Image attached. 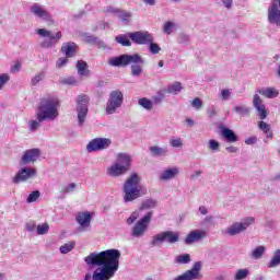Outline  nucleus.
Instances as JSON below:
<instances>
[{"mask_svg":"<svg viewBox=\"0 0 280 280\" xmlns=\"http://www.w3.org/2000/svg\"><path fill=\"white\" fill-rule=\"evenodd\" d=\"M78 224H80V231H86L91 229V221L93 220V215L91 212H79L75 217Z\"/></svg>","mask_w":280,"mask_h":280,"instance_id":"a211bd4d","label":"nucleus"},{"mask_svg":"<svg viewBox=\"0 0 280 280\" xmlns=\"http://www.w3.org/2000/svg\"><path fill=\"white\" fill-rule=\"evenodd\" d=\"M170 145L172 148H183V138H171Z\"/></svg>","mask_w":280,"mask_h":280,"instance_id":"49530a36","label":"nucleus"},{"mask_svg":"<svg viewBox=\"0 0 280 280\" xmlns=\"http://www.w3.org/2000/svg\"><path fill=\"white\" fill-rule=\"evenodd\" d=\"M158 202L154 199H145L141 207L140 210L143 211V209H155Z\"/></svg>","mask_w":280,"mask_h":280,"instance_id":"58836bf2","label":"nucleus"},{"mask_svg":"<svg viewBox=\"0 0 280 280\" xmlns=\"http://www.w3.org/2000/svg\"><path fill=\"white\" fill-rule=\"evenodd\" d=\"M208 222H213V215H208V217H206V218L202 220L201 224H207Z\"/></svg>","mask_w":280,"mask_h":280,"instance_id":"774afa93","label":"nucleus"},{"mask_svg":"<svg viewBox=\"0 0 280 280\" xmlns=\"http://www.w3.org/2000/svg\"><path fill=\"white\" fill-rule=\"evenodd\" d=\"M199 213H201V215H207V213H209V209H207L205 206H200Z\"/></svg>","mask_w":280,"mask_h":280,"instance_id":"69168bd1","label":"nucleus"},{"mask_svg":"<svg viewBox=\"0 0 280 280\" xmlns=\"http://www.w3.org/2000/svg\"><path fill=\"white\" fill-rule=\"evenodd\" d=\"M86 43H100V38L93 36V35H88L85 36Z\"/></svg>","mask_w":280,"mask_h":280,"instance_id":"13d9d810","label":"nucleus"},{"mask_svg":"<svg viewBox=\"0 0 280 280\" xmlns=\"http://www.w3.org/2000/svg\"><path fill=\"white\" fill-rule=\"evenodd\" d=\"M232 93L233 92L229 89L221 90V100H223V102L231 100Z\"/></svg>","mask_w":280,"mask_h":280,"instance_id":"8fccbe9b","label":"nucleus"},{"mask_svg":"<svg viewBox=\"0 0 280 280\" xmlns=\"http://www.w3.org/2000/svg\"><path fill=\"white\" fill-rule=\"evenodd\" d=\"M139 183H141V177H139L137 173H132L126 179L122 186L125 202H132V200H137V198L141 197V189L139 188Z\"/></svg>","mask_w":280,"mask_h":280,"instance_id":"20e7f679","label":"nucleus"},{"mask_svg":"<svg viewBox=\"0 0 280 280\" xmlns=\"http://www.w3.org/2000/svg\"><path fill=\"white\" fill-rule=\"evenodd\" d=\"M252 224H255V218L247 217L242 221L235 222L229 228H226L225 233L226 235L231 236L240 235V233H244V231H246V229H248V226H250Z\"/></svg>","mask_w":280,"mask_h":280,"instance_id":"1a4fd4ad","label":"nucleus"},{"mask_svg":"<svg viewBox=\"0 0 280 280\" xmlns=\"http://www.w3.org/2000/svg\"><path fill=\"white\" fill-rule=\"evenodd\" d=\"M139 220V212L135 211L131 213V215L127 219V224H135Z\"/></svg>","mask_w":280,"mask_h":280,"instance_id":"5fc2aeb1","label":"nucleus"},{"mask_svg":"<svg viewBox=\"0 0 280 280\" xmlns=\"http://www.w3.org/2000/svg\"><path fill=\"white\" fill-rule=\"evenodd\" d=\"M174 25H175L174 22H171V21L165 22L162 28L163 33L167 35L172 34V32H174Z\"/></svg>","mask_w":280,"mask_h":280,"instance_id":"79ce46f5","label":"nucleus"},{"mask_svg":"<svg viewBox=\"0 0 280 280\" xmlns=\"http://www.w3.org/2000/svg\"><path fill=\"white\" fill-rule=\"evenodd\" d=\"M256 93L262 95V97H267V100H275V97H279V90L276 88H258Z\"/></svg>","mask_w":280,"mask_h":280,"instance_id":"5701e85b","label":"nucleus"},{"mask_svg":"<svg viewBox=\"0 0 280 280\" xmlns=\"http://www.w3.org/2000/svg\"><path fill=\"white\" fill-rule=\"evenodd\" d=\"M180 235L178 232H172V231H164L159 234H155L152 237L151 245L152 246H161L163 242H166L167 244H176L178 242Z\"/></svg>","mask_w":280,"mask_h":280,"instance_id":"0eeeda50","label":"nucleus"},{"mask_svg":"<svg viewBox=\"0 0 280 280\" xmlns=\"http://www.w3.org/2000/svg\"><path fill=\"white\" fill-rule=\"evenodd\" d=\"M120 167H124L128 172L130 170V163H132V158L127 153H119L117 155L116 162Z\"/></svg>","mask_w":280,"mask_h":280,"instance_id":"b1692460","label":"nucleus"},{"mask_svg":"<svg viewBox=\"0 0 280 280\" xmlns=\"http://www.w3.org/2000/svg\"><path fill=\"white\" fill-rule=\"evenodd\" d=\"M149 45V50L151 54H159V51H161V46H159V44L151 42Z\"/></svg>","mask_w":280,"mask_h":280,"instance_id":"864d4df0","label":"nucleus"},{"mask_svg":"<svg viewBox=\"0 0 280 280\" xmlns=\"http://www.w3.org/2000/svg\"><path fill=\"white\" fill-rule=\"evenodd\" d=\"M10 82V74L8 73H2L0 74V91Z\"/></svg>","mask_w":280,"mask_h":280,"instance_id":"09e8293b","label":"nucleus"},{"mask_svg":"<svg viewBox=\"0 0 280 280\" xmlns=\"http://www.w3.org/2000/svg\"><path fill=\"white\" fill-rule=\"evenodd\" d=\"M31 12L34 14V16H37V19H42L43 21L51 20V14H49V11L38 3H34L31 7Z\"/></svg>","mask_w":280,"mask_h":280,"instance_id":"6ab92c4d","label":"nucleus"},{"mask_svg":"<svg viewBox=\"0 0 280 280\" xmlns=\"http://www.w3.org/2000/svg\"><path fill=\"white\" fill-rule=\"evenodd\" d=\"M258 128L259 130L264 131L268 139H272V131L270 130V125L264 121V119H261V121L258 122Z\"/></svg>","mask_w":280,"mask_h":280,"instance_id":"2f4dec72","label":"nucleus"},{"mask_svg":"<svg viewBox=\"0 0 280 280\" xmlns=\"http://www.w3.org/2000/svg\"><path fill=\"white\" fill-rule=\"evenodd\" d=\"M44 79H45V72H39L33 77V79L31 80V84L33 86H36V84H38V82H42V80Z\"/></svg>","mask_w":280,"mask_h":280,"instance_id":"a18cd8bd","label":"nucleus"},{"mask_svg":"<svg viewBox=\"0 0 280 280\" xmlns=\"http://www.w3.org/2000/svg\"><path fill=\"white\" fill-rule=\"evenodd\" d=\"M126 170L124 166L118 165L116 162L107 168V176H112V178H117V176H122L126 174Z\"/></svg>","mask_w":280,"mask_h":280,"instance_id":"a878e982","label":"nucleus"},{"mask_svg":"<svg viewBox=\"0 0 280 280\" xmlns=\"http://www.w3.org/2000/svg\"><path fill=\"white\" fill-rule=\"evenodd\" d=\"M209 233L205 230H194L191 231L185 238V244H195V242H200L201 240H205Z\"/></svg>","mask_w":280,"mask_h":280,"instance_id":"aec40b11","label":"nucleus"},{"mask_svg":"<svg viewBox=\"0 0 280 280\" xmlns=\"http://www.w3.org/2000/svg\"><path fill=\"white\" fill-rule=\"evenodd\" d=\"M267 20L270 25L280 27V0H271L267 10Z\"/></svg>","mask_w":280,"mask_h":280,"instance_id":"9b49d317","label":"nucleus"},{"mask_svg":"<svg viewBox=\"0 0 280 280\" xmlns=\"http://www.w3.org/2000/svg\"><path fill=\"white\" fill-rule=\"evenodd\" d=\"M121 252L119 249H107L103 252H94L84 258L86 266L97 268L93 275L86 273L83 280H110L119 270V259Z\"/></svg>","mask_w":280,"mask_h":280,"instance_id":"f257e3e1","label":"nucleus"},{"mask_svg":"<svg viewBox=\"0 0 280 280\" xmlns=\"http://www.w3.org/2000/svg\"><path fill=\"white\" fill-rule=\"evenodd\" d=\"M225 150H226V152H229L230 154H235V153H237V152L240 151V149H237L236 147H233V145L226 147Z\"/></svg>","mask_w":280,"mask_h":280,"instance_id":"052dcab7","label":"nucleus"},{"mask_svg":"<svg viewBox=\"0 0 280 280\" xmlns=\"http://www.w3.org/2000/svg\"><path fill=\"white\" fill-rule=\"evenodd\" d=\"M180 91H183V84L178 81L170 84L166 89V93H170L171 95H178Z\"/></svg>","mask_w":280,"mask_h":280,"instance_id":"cd10ccee","label":"nucleus"},{"mask_svg":"<svg viewBox=\"0 0 280 280\" xmlns=\"http://www.w3.org/2000/svg\"><path fill=\"white\" fill-rule=\"evenodd\" d=\"M21 71V63L18 62L11 68V73H19Z\"/></svg>","mask_w":280,"mask_h":280,"instance_id":"680f3d73","label":"nucleus"},{"mask_svg":"<svg viewBox=\"0 0 280 280\" xmlns=\"http://www.w3.org/2000/svg\"><path fill=\"white\" fill-rule=\"evenodd\" d=\"M69 62V57H61L57 60L56 67L57 69H62Z\"/></svg>","mask_w":280,"mask_h":280,"instance_id":"3c124183","label":"nucleus"},{"mask_svg":"<svg viewBox=\"0 0 280 280\" xmlns=\"http://www.w3.org/2000/svg\"><path fill=\"white\" fill-rule=\"evenodd\" d=\"M202 176V171H197L190 175V180H196V178H200Z\"/></svg>","mask_w":280,"mask_h":280,"instance_id":"e2e57ef3","label":"nucleus"},{"mask_svg":"<svg viewBox=\"0 0 280 280\" xmlns=\"http://www.w3.org/2000/svg\"><path fill=\"white\" fill-rule=\"evenodd\" d=\"M37 235H47L49 233V224L43 223L40 225H37Z\"/></svg>","mask_w":280,"mask_h":280,"instance_id":"37998d69","label":"nucleus"},{"mask_svg":"<svg viewBox=\"0 0 280 280\" xmlns=\"http://www.w3.org/2000/svg\"><path fill=\"white\" fill-rule=\"evenodd\" d=\"M60 51L66 58H73L78 54V45L73 42L63 43Z\"/></svg>","mask_w":280,"mask_h":280,"instance_id":"4be33fe9","label":"nucleus"},{"mask_svg":"<svg viewBox=\"0 0 280 280\" xmlns=\"http://www.w3.org/2000/svg\"><path fill=\"white\" fill-rule=\"evenodd\" d=\"M121 104H124V93L119 90L112 91L106 103V115H115L117 109L121 108Z\"/></svg>","mask_w":280,"mask_h":280,"instance_id":"39448f33","label":"nucleus"},{"mask_svg":"<svg viewBox=\"0 0 280 280\" xmlns=\"http://www.w3.org/2000/svg\"><path fill=\"white\" fill-rule=\"evenodd\" d=\"M40 159V149H30L24 152L21 158L20 165H28V163H36Z\"/></svg>","mask_w":280,"mask_h":280,"instance_id":"dca6fc26","label":"nucleus"},{"mask_svg":"<svg viewBox=\"0 0 280 280\" xmlns=\"http://www.w3.org/2000/svg\"><path fill=\"white\" fill-rule=\"evenodd\" d=\"M144 62L145 61L139 54H125L118 57H113L108 60V65H110V67H128V65H131V74L135 77H139L143 73Z\"/></svg>","mask_w":280,"mask_h":280,"instance_id":"f03ea898","label":"nucleus"},{"mask_svg":"<svg viewBox=\"0 0 280 280\" xmlns=\"http://www.w3.org/2000/svg\"><path fill=\"white\" fill-rule=\"evenodd\" d=\"M139 106H142V108H145V110H152L154 103L152 101L148 100L147 97H142L138 101Z\"/></svg>","mask_w":280,"mask_h":280,"instance_id":"4c0bfd02","label":"nucleus"},{"mask_svg":"<svg viewBox=\"0 0 280 280\" xmlns=\"http://www.w3.org/2000/svg\"><path fill=\"white\" fill-rule=\"evenodd\" d=\"M89 115V96L86 94L79 95L77 97V118L78 126L82 128L86 121Z\"/></svg>","mask_w":280,"mask_h":280,"instance_id":"423d86ee","label":"nucleus"},{"mask_svg":"<svg viewBox=\"0 0 280 280\" xmlns=\"http://www.w3.org/2000/svg\"><path fill=\"white\" fill-rule=\"evenodd\" d=\"M60 106V101L54 96H47L42 98L38 110L36 113V118L39 121H54L58 117V107Z\"/></svg>","mask_w":280,"mask_h":280,"instance_id":"7ed1b4c3","label":"nucleus"},{"mask_svg":"<svg viewBox=\"0 0 280 280\" xmlns=\"http://www.w3.org/2000/svg\"><path fill=\"white\" fill-rule=\"evenodd\" d=\"M128 36L136 45H149V43L154 42V36H152L148 31L128 33Z\"/></svg>","mask_w":280,"mask_h":280,"instance_id":"4468645a","label":"nucleus"},{"mask_svg":"<svg viewBox=\"0 0 280 280\" xmlns=\"http://www.w3.org/2000/svg\"><path fill=\"white\" fill-rule=\"evenodd\" d=\"M187 40H189V36L182 34L179 35V43H187Z\"/></svg>","mask_w":280,"mask_h":280,"instance_id":"338daca9","label":"nucleus"},{"mask_svg":"<svg viewBox=\"0 0 280 280\" xmlns=\"http://www.w3.org/2000/svg\"><path fill=\"white\" fill-rule=\"evenodd\" d=\"M250 275V270L244 268L236 270L234 275V280H244Z\"/></svg>","mask_w":280,"mask_h":280,"instance_id":"e433bc0d","label":"nucleus"},{"mask_svg":"<svg viewBox=\"0 0 280 280\" xmlns=\"http://www.w3.org/2000/svg\"><path fill=\"white\" fill-rule=\"evenodd\" d=\"M222 3L225 8L231 9L233 5V0H222Z\"/></svg>","mask_w":280,"mask_h":280,"instance_id":"0e129e2a","label":"nucleus"},{"mask_svg":"<svg viewBox=\"0 0 280 280\" xmlns=\"http://www.w3.org/2000/svg\"><path fill=\"white\" fill-rule=\"evenodd\" d=\"M75 183H71L69 184L65 190H63V194H71V191H75Z\"/></svg>","mask_w":280,"mask_h":280,"instance_id":"4d7b16f0","label":"nucleus"},{"mask_svg":"<svg viewBox=\"0 0 280 280\" xmlns=\"http://www.w3.org/2000/svg\"><path fill=\"white\" fill-rule=\"evenodd\" d=\"M176 264H189L191 261V256L189 254H183L176 257Z\"/></svg>","mask_w":280,"mask_h":280,"instance_id":"ea45409f","label":"nucleus"},{"mask_svg":"<svg viewBox=\"0 0 280 280\" xmlns=\"http://www.w3.org/2000/svg\"><path fill=\"white\" fill-rule=\"evenodd\" d=\"M277 266H280V249L273 253L272 258L268 262V268H277Z\"/></svg>","mask_w":280,"mask_h":280,"instance_id":"72a5a7b5","label":"nucleus"},{"mask_svg":"<svg viewBox=\"0 0 280 280\" xmlns=\"http://www.w3.org/2000/svg\"><path fill=\"white\" fill-rule=\"evenodd\" d=\"M253 106L258 113L259 119H266L268 117V109H266V105H264V100L259 94H254L253 96Z\"/></svg>","mask_w":280,"mask_h":280,"instance_id":"f3484780","label":"nucleus"},{"mask_svg":"<svg viewBox=\"0 0 280 280\" xmlns=\"http://www.w3.org/2000/svg\"><path fill=\"white\" fill-rule=\"evenodd\" d=\"M234 112L236 113V115H241V117H247V115H250V108L244 105L235 106Z\"/></svg>","mask_w":280,"mask_h":280,"instance_id":"c9c22d12","label":"nucleus"},{"mask_svg":"<svg viewBox=\"0 0 280 280\" xmlns=\"http://www.w3.org/2000/svg\"><path fill=\"white\" fill-rule=\"evenodd\" d=\"M150 153L152 156H166L167 155V148H161V147H151Z\"/></svg>","mask_w":280,"mask_h":280,"instance_id":"c85d7f7f","label":"nucleus"},{"mask_svg":"<svg viewBox=\"0 0 280 280\" xmlns=\"http://www.w3.org/2000/svg\"><path fill=\"white\" fill-rule=\"evenodd\" d=\"M37 34L43 36V38H48L42 43V47L45 49H49L52 45H58L60 43V38H62V32L54 33L51 31L39 28L37 30Z\"/></svg>","mask_w":280,"mask_h":280,"instance_id":"6e6552de","label":"nucleus"},{"mask_svg":"<svg viewBox=\"0 0 280 280\" xmlns=\"http://www.w3.org/2000/svg\"><path fill=\"white\" fill-rule=\"evenodd\" d=\"M77 69L79 75H89V65L84 60H79L77 62Z\"/></svg>","mask_w":280,"mask_h":280,"instance_id":"7c9ffc66","label":"nucleus"},{"mask_svg":"<svg viewBox=\"0 0 280 280\" xmlns=\"http://www.w3.org/2000/svg\"><path fill=\"white\" fill-rule=\"evenodd\" d=\"M178 174H180L178 167L166 168L160 174V180H172L173 178H176Z\"/></svg>","mask_w":280,"mask_h":280,"instance_id":"393cba45","label":"nucleus"},{"mask_svg":"<svg viewBox=\"0 0 280 280\" xmlns=\"http://www.w3.org/2000/svg\"><path fill=\"white\" fill-rule=\"evenodd\" d=\"M38 198H40V191L35 190L33 192H31L26 199V202L30 205L32 202H36V200H38Z\"/></svg>","mask_w":280,"mask_h":280,"instance_id":"c03bdc74","label":"nucleus"},{"mask_svg":"<svg viewBox=\"0 0 280 280\" xmlns=\"http://www.w3.org/2000/svg\"><path fill=\"white\" fill-rule=\"evenodd\" d=\"M25 229H26V231H28L30 233H34V231H37L36 221H28V222L25 224Z\"/></svg>","mask_w":280,"mask_h":280,"instance_id":"603ef678","label":"nucleus"},{"mask_svg":"<svg viewBox=\"0 0 280 280\" xmlns=\"http://www.w3.org/2000/svg\"><path fill=\"white\" fill-rule=\"evenodd\" d=\"M208 148L209 150H212V152H218V150H220V142L217 140H209Z\"/></svg>","mask_w":280,"mask_h":280,"instance_id":"de8ad7c7","label":"nucleus"},{"mask_svg":"<svg viewBox=\"0 0 280 280\" xmlns=\"http://www.w3.org/2000/svg\"><path fill=\"white\" fill-rule=\"evenodd\" d=\"M40 124H43V120H39L38 118L36 120H30L28 126L31 132H36L40 128Z\"/></svg>","mask_w":280,"mask_h":280,"instance_id":"a19ab883","label":"nucleus"},{"mask_svg":"<svg viewBox=\"0 0 280 280\" xmlns=\"http://www.w3.org/2000/svg\"><path fill=\"white\" fill-rule=\"evenodd\" d=\"M110 143H113V141L108 138H96L89 142L86 150L88 152H100L110 148Z\"/></svg>","mask_w":280,"mask_h":280,"instance_id":"2eb2a0df","label":"nucleus"},{"mask_svg":"<svg viewBox=\"0 0 280 280\" xmlns=\"http://www.w3.org/2000/svg\"><path fill=\"white\" fill-rule=\"evenodd\" d=\"M246 145H255L257 143V137H250L245 140Z\"/></svg>","mask_w":280,"mask_h":280,"instance_id":"bf43d9fd","label":"nucleus"},{"mask_svg":"<svg viewBox=\"0 0 280 280\" xmlns=\"http://www.w3.org/2000/svg\"><path fill=\"white\" fill-rule=\"evenodd\" d=\"M152 221V211L148 212L142 219L138 220L135 226L131 230V235L133 237H143L145 235V231L150 226V222Z\"/></svg>","mask_w":280,"mask_h":280,"instance_id":"9d476101","label":"nucleus"},{"mask_svg":"<svg viewBox=\"0 0 280 280\" xmlns=\"http://www.w3.org/2000/svg\"><path fill=\"white\" fill-rule=\"evenodd\" d=\"M73 248H75V242L69 241L68 243L61 245L59 250L61 255H67V253H71Z\"/></svg>","mask_w":280,"mask_h":280,"instance_id":"f704fd0d","label":"nucleus"},{"mask_svg":"<svg viewBox=\"0 0 280 280\" xmlns=\"http://www.w3.org/2000/svg\"><path fill=\"white\" fill-rule=\"evenodd\" d=\"M222 138L226 140L228 143H235L237 142V135L233 129L223 128L221 130Z\"/></svg>","mask_w":280,"mask_h":280,"instance_id":"bb28decb","label":"nucleus"},{"mask_svg":"<svg viewBox=\"0 0 280 280\" xmlns=\"http://www.w3.org/2000/svg\"><path fill=\"white\" fill-rule=\"evenodd\" d=\"M191 106L194 108H197V110H200V108H202V101L199 97H197L192 101Z\"/></svg>","mask_w":280,"mask_h":280,"instance_id":"6e6d98bb","label":"nucleus"},{"mask_svg":"<svg viewBox=\"0 0 280 280\" xmlns=\"http://www.w3.org/2000/svg\"><path fill=\"white\" fill-rule=\"evenodd\" d=\"M129 38H130V36H128V33H127L126 35L116 36L115 40L119 45H122V47H130V45H132V43L130 42Z\"/></svg>","mask_w":280,"mask_h":280,"instance_id":"473e14b6","label":"nucleus"},{"mask_svg":"<svg viewBox=\"0 0 280 280\" xmlns=\"http://www.w3.org/2000/svg\"><path fill=\"white\" fill-rule=\"evenodd\" d=\"M107 12H110L112 14H116L117 19H120L122 23H125L126 25H128V23H130L132 19V13L130 11L108 7Z\"/></svg>","mask_w":280,"mask_h":280,"instance_id":"412c9836","label":"nucleus"},{"mask_svg":"<svg viewBox=\"0 0 280 280\" xmlns=\"http://www.w3.org/2000/svg\"><path fill=\"white\" fill-rule=\"evenodd\" d=\"M38 172L35 167H22L13 177V183L19 185V183H27V180H32V178H36Z\"/></svg>","mask_w":280,"mask_h":280,"instance_id":"f8f14e48","label":"nucleus"},{"mask_svg":"<svg viewBox=\"0 0 280 280\" xmlns=\"http://www.w3.org/2000/svg\"><path fill=\"white\" fill-rule=\"evenodd\" d=\"M200 270H202V262L196 261L190 270H187L183 275L175 277L173 280H200L202 279Z\"/></svg>","mask_w":280,"mask_h":280,"instance_id":"ddd939ff","label":"nucleus"},{"mask_svg":"<svg viewBox=\"0 0 280 280\" xmlns=\"http://www.w3.org/2000/svg\"><path fill=\"white\" fill-rule=\"evenodd\" d=\"M264 255H266V246H264V245L256 247L250 253L252 259H261V257H264Z\"/></svg>","mask_w":280,"mask_h":280,"instance_id":"c756f323","label":"nucleus"}]
</instances>
